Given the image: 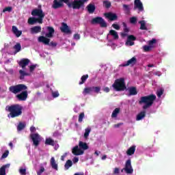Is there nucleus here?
<instances>
[{"instance_id": "20e7f679", "label": "nucleus", "mask_w": 175, "mask_h": 175, "mask_svg": "<svg viewBox=\"0 0 175 175\" xmlns=\"http://www.w3.org/2000/svg\"><path fill=\"white\" fill-rule=\"evenodd\" d=\"M60 2H64L66 3L68 8H72V9L78 10L81 9V8H84V5L85 2H88V0H74L72 2H69V0H60Z\"/></svg>"}, {"instance_id": "ddd939ff", "label": "nucleus", "mask_w": 175, "mask_h": 175, "mask_svg": "<svg viewBox=\"0 0 175 175\" xmlns=\"http://www.w3.org/2000/svg\"><path fill=\"white\" fill-rule=\"evenodd\" d=\"M138 9L139 12H143L144 10V8L143 7V3L140 0H135L134 1V10Z\"/></svg>"}, {"instance_id": "13d9d810", "label": "nucleus", "mask_w": 175, "mask_h": 175, "mask_svg": "<svg viewBox=\"0 0 175 175\" xmlns=\"http://www.w3.org/2000/svg\"><path fill=\"white\" fill-rule=\"evenodd\" d=\"M120 174V168L116 167L113 171V174Z\"/></svg>"}, {"instance_id": "393cba45", "label": "nucleus", "mask_w": 175, "mask_h": 175, "mask_svg": "<svg viewBox=\"0 0 175 175\" xmlns=\"http://www.w3.org/2000/svg\"><path fill=\"white\" fill-rule=\"evenodd\" d=\"M47 31L49 33H46V38H53V35H54V32H55L54 28L53 27H47Z\"/></svg>"}, {"instance_id": "37998d69", "label": "nucleus", "mask_w": 175, "mask_h": 175, "mask_svg": "<svg viewBox=\"0 0 175 175\" xmlns=\"http://www.w3.org/2000/svg\"><path fill=\"white\" fill-rule=\"evenodd\" d=\"M122 25L124 27V32H125L126 33H128V32H129V28H128V26L126 25V23H122Z\"/></svg>"}, {"instance_id": "5fc2aeb1", "label": "nucleus", "mask_w": 175, "mask_h": 175, "mask_svg": "<svg viewBox=\"0 0 175 175\" xmlns=\"http://www.w3.org/2000/svg\"><path fill=\"white\" fill-rule=\"evenodd\" d=\"M19 172L22 175H25V174H27V170L26 169H20Z\"/></svg>"}, {"instance_id": "f3484780", "label": "nucleus", "mask_w": 175, "mask_h": 175, "mask_svg": "<svg viewBox=\"0 0 175 175\" xmlns=\"http://www.w3.org/2000/svg\"><path fill=\"white\" fill-rule=\"evenodd\" d=\"M36 23H38L39 24H43V21H40L39 18L31 17L29 18L28 19V24L30 25H33V24H36Z\"/></svg>"}, {"instance_id": "09e8293b", "label": "nucleus", "mask_w": 175, "mask_h": 175, "mask_svg": "<svg viewBox=\"0 0 175 175\" xmlns=\"http://www.w3.org/2000/svg\"><path fill=\"white\" fill-rule=\"evenodd\" d=\"M155 43H157V40L154 39V38H153L152 40H150V41L148 42L149 46H152H152H153L154 44H155Z\"/></svg>"}, {"instance_id": "2eb2a0df", "label": "nucleus", "mask_w": 175, "mask_h": 175, "mask_svg": "<svg viewBox=\"0 0 175 175\" xmlns=\"http://www.w3.org/2000/svg\"><path fill=\"white\" fill-rule=\"evenodd\" d=\"M105 16L107 18L110 20V21H116L117 18H118V16L116 14H113L111 12H108L105 14Z\"/></svg>"}, {"instance_id": "9d476101", "label": "nucleus", "mask_w": 175, "mask_h": 175, "mask_svg": "<svg viewBox=\"0 0 175 175\" xmlns=\"http://www.w3.org/2000/svg\"><path fill=\"white\" fill-rule=\"evenodd\" d=\"M30 138L31 139L33 142V146H35V147H38V146L40 144L42 138L40 137V135H39V133H36L31 134Z\"/></svg>"}, {"instance_id": "c9c22d12", "label": "nucleus", "mask_w": 175, "mask_h": 175, "mask_svg": "<svg viewBox=\"0 0 175 175\" xmlns=\"http://www.w3.org/2000/svg\"><path fill=\"white\" fill-rule=\"evenodd\" d=\"M88 75H83L81 78V81L79 83V85H81V84H84L85 81H87V79H88Z\"/></svg>"}, {"instance_id": "3c124183", "label": "nucleus", "mask_w": 175, "mask_h": 175, "mask_svg": "<svg viewBox=\"0 0 175 175\" xmlns=\"http://www.w3.org/2000/svg\"><path fill=\"white\" fill-rule=\"evenodd\" d=\"M44 172V167L42 166L40 168V170L37 172V175H42V173Z\"/></svg>"}, {"instance_id": "a878e982", "label": "nucleus", "mask_w": 175, "mask_h": 175, "mask_svg": "<svg viewBox=\"0 0 175 175\" xmlns=\"http://www.w3.org/2000/svg\"><path fill=\"white\" fill-rule=\"evenodd\" d=\"M19 75L20 80H24V79H25V76H31V73L26 72L23 70H19Z\"/></svg>"}, {"instance_id": "58836bf2", "label": "nucleus", "mask_w": 175, "mask_h": 175, "mask_svg": "<svg viewBox=\"0 0 175 175\" xmlns=\"http://www.w3.org/2000/svg\"><path fill=\"white\" fill-rule=\"evenodd\" d=\"M103 6H105L106 9H109V8H111V3L109 1H104Z\"/></svg>"}, {"instance_id": "39448f33", "label": "nucleus", "mask_w": 175, "mask_h": 175, "mask_svg": "<svg viewBox=\"0 0 175 175\" xmlns=\"http://www.w3.org/2000/svg\"><path fill=\"white\" fill-rule=\"evenodd\" d=\"M112 87L115 91L120 92L121 91H125L126 90V85H125V79L120 78L116 79Z\"/></svg>"}, {"instance_id": "a18cd8bd", "label": "nucleus", "mask_w": 175, "mask_h": 175, "mask_svg": "<svg viewBox=\"0 0 175 175\" xmlns=\"http://www.w3.org/2000/svg\"><path fill=\"white\" fill-rule=\"evenodd\" d=\"M9 155V150H5V152L1 156V159H5V158H8Z\"/></svg>"}, {"instance_id": "a19ab883", "label": "nucleus", "mask_w": 175, "mask_h": 175, "mask_svg": "<svg viewBox=\"0 0 175 175\" xmlns=\"http://www.w3.org/2000/svg\"><path fill=\"white\" fill-rule=\"evenodd\" d=\"M163 91H164V90L163 88L157 90V96H158V98H161L162 96V95H163Z\"/></svg>"}, {"instance_id": "4c0bfd02", "label": "nucleus", "mask_w": 175, "mask_h": 175, "mask_svg": "<svg viewBox=\"0 0 175 175\" xmlns=\"http://www.w3.org/2000/svg\"><path fill=\"white\" fill-rule=\"evenodd\" d=\"M14 49L16 53H19L21 51V44L17 43L14 46Z\"/></svg>"}, {"instance_id": "aec40b11", "label": "nucleus", "mask_w": 175, "mask_h": 175, "mask_svg": "<svg viewBox=\"0 0 175 175\" xmlns=\"http://www.w3.org/2000/svg\"><path fill=\"white\" fill-rule=\"evenodd\" d=\"M134 40H136V37H135V36L133 35H130L127 38L126 44H129V46H133L135 44Z\"/></svg>"}, {"instance_id": "6e6552de", "label": "nucleus", "mask_w": 175, "mask_h": 175, "mask_svg": "<svg viewBox=\"0 0 175 175\" xmlns=\"http://www.w3.org/2000/svg\"><path fill=\"white\" fill-rule=\"evenodd\" d=\"M31 16H38V20L40 21H43V18H44V13L42 9L36 8L31 11Z\"/></svg>"}, {"instance_id": "7ed1b4c3", "label": "nucleus", "mask_w": 175, "mask_h": 175, "mask_svg": "<svg viewBox=\"0 0 175 175\" xmlns=\"http://www.w3.org/2000/svg\"><path fill=\"white\" fill-rule=\"evenodd\" d=\"M8 111L10 112L11 118H16V117H20L23 114V106L19 104L12 105L6 107Z\"/></svg>"}, {"instance_id": "c756f323", "label": "nucleus", "mask_w": 175, "mask_h": 175, "mask_svg": "<svg viewBox=\"0 0 175 175\" xmlns=\"http://www.w3.org/2000/svg\"><path fill=\"white\" fill-rule=\"evenodd\" d=\"M136 151V146H131L126 151L127 155H133L135 154V152Z\"/></svg>"}, {"instance_id": "4468645a", "label": "nucleus", "mask_w": 175, "mask_h": 175, "mask_svg": "<svg viewBox=\"0 0 175 175\" xmlns=\"http://www.w3.org/2000/svg\"><path fill=\"white\" fill-rule=\"evenodd\" d=\"M60 30L64 33H72V31L70 30V28H69V26H68V24L66 23H62V27H60Z\"/></svg>"}, {"instance_id": "473e14b6", "label": "nucleus", "mask_w": 175, "mask_h": 175, "mask_svg": "<svg viewBox=\"0 0 175 175\" xmlns=\"http://www.w3.org/2000/svg\"><path fill=\"white\" fill-rule=\"evenodd\" d=\"M139 24L141 25L139 29L142 31H148V29H147V26H146V21H140Z\"/></svg>"}, {"instance_id": "69168bd1", "label": "nucleus", "mask_w": 175, "mask_h": 175, "mask_svg": "<svg viewBox=\"0 0 175 175\" xmlns=\"http://www.w3.org/2000/svg\"><path fill=\"white\" fill-rule=\"evenodd\" d=\"M66 155H68V154L64 153V154L61 157V161H65V158H66Z\"/></svg>"}, {"instance_id": "49530a36", "label": "nucleus", "mask_w": 175, "mask_h": 175, "mask_svg": "<svg viewBox=\"0 0 175 175\" xmlns=\"http://www.w3.org/2000/svg\"><path fill=\"white\" fill-rule=\"evenodd\" d=\"M152 48V47L150 46V45L149 46L145 45V46H144V51L146 52L151 51Z\"/></svg>"}, {"instance_id": "4be33fe9", "label": "nucleus", "mask_w": 175, "mask_h": 175, "mask_svg": "<svg viewBox=\"0 0 175 175\" xmlns=\"http://www.w3.org/2000/svg\"><path fill=\"white\" fill-rule=\"evenodd\" d=\"M12 32L16 38H20V36L23 35V31L18 30V29L16 26H12Z\"/></svg>"}, {"instance_id": "4d7b16f0", "label": "nucleus", "mask_w": 175, "mask_h": 175, "mask_svg": "<svg viewBox=\"0 0 175 175\" xmlns=\"http://www.w3.org/2000/svg\"><path fill=\"white\" fill-rule=\"evenodd\" d=\"M36 68V66L31 65V66H29V71L30 72H33Z\"/></svg>"}, {"instance_id": "bf43d9fd", "label": "nucleus", "mask_w": 175, "mask_h": 175, "mask_svg": "<svg viewBox=\"0 0 175 175\" xmlns=\"http://www.w3.org/2000/svg\"><path fill=\"white\" fill-rule=\"evenodd\" d=\"M30 132L31 133H33L35 132H36V128H35V126H32L30 127Z\"/></svg>"}, {"instance_id": "1a4fd4ad", "label": "nucleus", "mask_w": 175, "mask_h": 175, "mask_svg": "<svg viewBox=\"0 0 175 175\" xmlns=\"http://www.w3.org/2000/svg\"><path fill=\"white\" fill-rule=\"evenodd\" d=\"M38 42H40V43H43L44 44H46L48 46H52V47L57 46V42H50V38H46L43 36H41L38 38Z\"/></svg>"}, {"instance_id": "f8f14e48", "label": "nucleus", "mask_w": 175, "mask_h": 175, "mask_svg": "<svg viewBox=\"0 0 175 175\" xmlns=\"http://www.w3.org/2000/svg\"><path fill=\"white\" fill-rule=\"evenodd\" d=\"M137 63V59L136 57H133L131 59H129L127 62L122 64L120 66L125 67V66H134Z\"/></svg>"}, {"instance_id": "412c9836", "label": "nucleus", "mask_w": 175, "mask_h": 175, "mask_svg": "<svg viewBox=\"0 0 175 175\" xmlns=\"http://www.w3.org/2000/svg\"><path fill=\"white\" fill-rule=\"evenodd\" d=\"M29 64V59H22L19 63L18 65L22 68L23 69L25 68V66H27Z\"/></svg>"}, {"instance_id": "b1692460", "label": "nucleus", "mask_w": 175, "mask_h": 175, "mask_svg": "<svg viewBox=\"0 0 175 175\" xmlns=\"http://www.w3.org/2000/svg\"><path fill=\"white\" fill-rule=\"evenodd\" d=\"M62 6H64V3L62 1H58V0L53 1V4L52 5L53 9H59Z\"/></svg>"}, {"instance_id": "dca6fc26", "label": "nucleus", "mask_w": 175, "mask_h": 175, "mask_svg": "<svg viewBox=\"0 0 175 175\" xmlns=\"http://www.w3.org/2000/svg\"><path fill=\"white\" fill-rule=\"evenodd\" d=\"M72 152L74 155H83V154H84V150L79 148V146H76L72 148Z\"/></svg>"}, {"instance_id": "864d4df0", "label": "nucleus", "mask_w": 175, "mask_h": 175, "mask_svg": "<svg viewBox=\"0 0 175 175\" xmlns=\"http://www.w3.org/2000/svg\"><path fill=\"white\" fill-rule=\"evenodd\" d=\"M123 9L125 12H130L129 5L126 4H123Z\"/></svg>"}, {"instance_id": "052dcab7", "label": "nucleus", "mask_w": 175, "mask_h": 175, "mask_svg": "<svg viewBox=\"0 0 175 175\" xmlns=\"http://www.w3.org/2000/svg\"><path fill=\"white\" fill-rule=\"evenodd\" d=\"M74 39H75L76 40H79L80 39V34H79V33L75 34Z\"/></svg>"}, {"instance_id": "0eeeda50", "label": "nucleus", "mask_w": 175, "mask_h": 175, "mask_svg": "<svg viewBox=\"0 0 175 175\" xmlns=\"http://www.w3.org/2000/svg\"><path fill=\"white\" fill-rule=\"evenodd\" d=\"M92 91H94V92H96V94H99V92H100V87L92 86L85 88L83 91V95H88V94H91Z\"/></svg>"}, {"instance_id": "423d86ee", "label": "nucleus", "mask_w": 175, "mask_h": 175, "mask_svg": "<svg viewBox=\"0 0 175 175\" xmlns=\"http://www.w3.org/2000/svg\"><path fill=\"white\" fill-rule=\"evenodd\" d=\"M91 24L93 25L99 24L101 28H107V23H106V21H105V19L100 16H96L92 18L91 21Z\"/></svg>"}, {"instance_id": "774afa93", "label": "nucleus", "mask_w": 175, "mask_h": 175, "mask_svg": "<svg viewBox=\"0 0 175 175\" xmlns=\"http://www.w3.org/2000/svg\"><path fill=\"white\" fill-rule=\"evenodd\" d=\"M10 167V164H7L5 165H3L1 167H4V170H6V167Z\"/></svg>"}, {"instance_id": "c85d7f7f", "label": "nucleus", "mask_w": 175, "mask_h": 175, "mask_svg": "<svg viewBox=\"0 0 175 175\" xmlns=\"http://www.w3.org/2000/svg\"><path fill=\"white\" fill-rule=\"evenodd\" d=\"M51 166L52 169H54L55 170H58V164L55 163V159L54 157H51Z\"/></svg>"}, {"instance_id": "f704fd0d", "label": "nucleus", "mask_w": 175, "mask_h": 175, "mask_svg": "<svg viewBox=\"0 0 175 175\" xmlns=\"http://www.w3.org/2000/svg\"><path fill=\"white\" fill-rule=\"evenodd\" d=\"M72 165H73V162H72V160H68L64 165V167L66 170H68L69 167H72Z\"/></svg>"}, {"instance_id": "680f3d73", "label": "nucleus", "mask_w": 175, "mask_h": 175, "mask_svg": "<svg viewBox=\"0 0 175 175\" xmlns=\"http://www.w3.org/2000/svg\"><path fill=\"white\" fill-rule=\"evenodd\" d=\"M121 125H124V123H122V122L118 123V124H114V125H113V127H114V128H120V126H121Z\"/></svg>"}, {"instance_id": "ea45409f", "label": "nucleus", "mask_w": 175, "mask_h": 175, "mask_svg": "<svg viewBox=\"0 0 175 175\" xmlns=\"http://www.w3.org/2000/svg\"><path fill=\"white\" fill-rule=\"evenodd\" d=\"M25 128V124H24L23 122H19L17 126V130L18 131H23Z\"/></svg>"}, {"instance_id": "338daca9", "label": "nucleus", "mask_w": 175, "mask_h": 175, "mask_svg": "<svg viewBox=\"0 0 175 175\" xmlns=\"http://www.w3.org/2000/svg\"><path fill=\"white\" fill-rule=\"evenodd\" d=\"M103 91L105 92H110V88H109V87H106L103 89Z\"/></svg>"}, {"instance_id": "f03ea898", "label": "nucleus", "mask_w": 175, "mask_h": 175, "mask_svg": "<svg viewBox=\"0 0 175 175\" xmlns=\"http://www.w3.org/2000/svg\"><path fill=\"white\" fill-rule=\"evenodd\" d=\"M155 99H157V96L154 94L142 96L139 100V105L144 104V105L142 107V109L144 110H146V109H148V107H151V106H152Z\"/></svg>"}, {"instance_id": "cd10ccee", "label": "nucleus", "mask_w": 175, "mask_h": 175, "mask_svg": "<svg viewBox=\"0 0 175 175\" xmlns=\"http://www.w3.org/2000/svg\"><path fill=\"white\" fill-rule=\"evenodd\" d=\"M144 117H146V111H142L137 115L136 121H142Z\"/></svg>"}, {"instance_id": "9b49d317", "label": "nucleus", "mask_w": 175, "mask_h": 175, "mask_svg": "<svg viewBox=\"0 0 175 175\" xmlns=\"http://www.w3.org/2000/svg\"><path fill=\"white\" fill-rule=\"evenodd\" d=\"M125 171L127 174H132L133 173V168H132V164L131 163V159H128L126 161L125 167L122 170V172Z\"/></svg>"}, {"instance_id": "8fccbe9b", "label": "nucleus", "mask_w": 175, "mask_h": 175, "mask_svg": "<svg viewBox=\"0 0 175 175\" xmlns=\"http://www.w3.org/2000/svg\"><path fill=\"white\" fill-rule=\"evenodd\" d=\"M12 10H13V8H12V7H6V8H5L3 9V13H5V12H12Z\"/></svg>"}, {"instance_id": "c03bdc74", "label": "nucleus", "mask_w": 175, "mask_h": 175, "mask_svg": "<svg viewBox=\"0 0 175 175\" xmlns=\"http://www.w3.org/2000/svg\"><path fill=\"white\" fill-rule=\"evenodd\" d=\"M84 117H85L84 112L81 113L79 114V119H78L79 122H83V119L84 118Z\"/></svg>"}, {"instance_id": "5701e85b", "label": "nucleus", "mask_w": 175, "mask_h": 175, "mask_svg": "<svg viewBox=\"0 0 175 175\" xmlns=\"http://www.w3.org/2000/svg\"><path fill=\"white\" fill-rule=\"evenodd\" d=\"M86 9L90 14H92L94 13L96 7H95V4L90 3L87 5Z\"/></svg>"}, {"instance_id": "e2e57ef3", "label": "nucleus", "mask_w": 175, "mask_h": 175, "mask_svg": "<svg viewBox=\"0 0 175 175\" xmlns=\"http://www.w3.org/2000/svg\"><path fill=\"white\" fill-rule=\"evenodd\" d=\"M120 36L121 38H126V36H128V33L124 31L123 33H120Z\"/></svg>"}, {"instance_id": "f257e3e1", "label": "nucleus", "mask_w": 175, "mask_h": 175, "mask_svg": "<svg viewBox=\"0 0 175 175\" xmlns=\"http://www.w3.org/2000/svg\"><path fill=\"white\" fill-rule=\"evenodd\" d=\"M28 87L24 84H18L15 85H12L9 88L10 92L12 94H18L16 95L18 100H27L28 98ZM21 92V93H20Z\"/></svg>"}, {"instance_id": "a211bd4d", "label": "nucleus", "mask_w": 175, "mask_h": 175, "mask_svg": "<svg viewBox=\"0 0 175 175\" xmlns=\"http://www.w3.org/2000/svg\"><path fill=\"white\" fill-rule=\"evenodd\" d=\"M40 32H42V27L40 26H34L30 29V33H31V35H35Z\"/></svg>"}, {"instance_id": "6e6d98bb", "label": "nucleus", "mask_w": 175, "mask_h": 175, "mask_svg": "<svg viewBox=\"0 0 175 175\" xmlns=\"http://www.w3.org/2000/svg\"><path fill=\"white\" fill-rule=\"evenodd\" d=\"M113 28H114V29H116L117 31H119L120 29V25H118V24H113L112 25Z\"/></svg>"}, {"instance_id": "bb28decb", "label": "nucleus", "mask_w": 175, "mask_h": 175, "mask_svg": "<svg viewBox=\"0 0 175 175\" xmlns=\"http://www.w3.org/2000/svg\"><path fill=\"white\" fill-rule=\"evenodd\" d=\"M108 35H111V36H113L114 40H118L119 39V36H118V33H117V31H116V30H110L109 32Z\"/></svg>"}, {"instance_id": "2f4dec72", "label": "nucleus", "mask_w": 175, "mask_h": 175, "mask_svg": "<svg viewBox=\"0 0 175 175\" xmlns=\"http://www.w3.org/2000/svg\"><path fill=\"white\" fill-rule=\"evenodd\" d=\"M45 144L46 146H55V142H54V140L53 139H51V137L49 138H46L45 140Z\"/></svg>"}, {"instance_id": "6ab92c4d", "label": "nucleus", "mask_w": 175, "mask_h": 175, "mask_svg": "<svg viewBox=\"0 0 175 175\" xmlns=\"http://www.w3.org/2000/svg\"><path fill=\"white\" fill-rule=\"evenodd\" d=\"M129 96H135L137 94V88L135 86H131L128 88Z\"/></svg>"}, {"instance_id": "7c9ffc66", "label": "nucleus", "mask_w": 175, "mask_h": 175, "mask_svg": "<svg viewBox=\"0 0 175 175\" xmlns=\"http://www.w3.org/2000/svg\"><path fill=\"white\" fill-rule=\"evenodd\" d=\"M79 147L81 150H88L89 147H88V145L87 144V143L85 142H83L81 141H80L79 142Z\"/></svg>"}, {"instance_id": "0e129e2a", "label": "nucleus", "mask_w": 175, "mask_h": 175, "mask_svg": "<svg viewBox=\"0 0 175 175\" xmlns=\"http://www.w3.org/2000/svg\"><path fill=\"white\" fill-rule=\"evenodd\" d=\"M73 163H77L79 162V157H74L72 159Z\"/></svg>"}, {"instance_id": "e433bc0d", "label": "nucleus", "mask_w": 175, "mask_h": 175, "mask_svg": "<svg viewBox=\"0 0 175 175\" xmlns=\"http://www.w3.org/2000/svg\"><path fill=\"white\" fill-rule=\"evenodd\" d=\"M90 132H91V128L85 129V133H84V138L85 139H88V137L90 136Z\"/></svg>"}, {"instance_id": "72a5a7b5", "label": "nucleus", "mask_w": 175, "mask_h": 175, "mask_svg": "<svg viewBox=\"0 0 175 175\" xmlns=\"http://www.w3.org/2000/svg\"><path fill=\"white\" fill-rule=\"evenodd\" d=\"M118 114H120V108H116L112 112L111 118H116Z\"/></svg>"}, {"instance_id": "603ef678", "label": "nucleus", "mask_w": 175, "mask_h": 175, "mask_svg": "<svg viewBox=\"0 0 175 175\" xmlns=\"http://www.w3.org/2000/svg\"><path fill=\"white\" fill-rule=\"evenodd\" d=\"M52 96L53 98H58V96H59V93L58 92V91L53 92H52Z\"/></svg>"}, {"instance_id": "79ce46f5", "label": "nucleus", "mask_w": 175, "mask_h": 175, "mask_svg": "<svg viewBox=\"0 0 175 175\" xmlns=\"http://www.w3.org/2000/svg\"><path fill=\"white\" fill-rule=\"evenodd\" d=\"M130 23L131 24H136V23H137V18L135 16L130 18Z\"/></svg>"}, {"instance_id": "de8ad7c7", "label": "nucleus", "mask_w": 175, "mask_h": 175, "mask_svg": "<svg viewBox=\"0 0 175 175\" xmlns=\"http://www.w3.org/2000/svg\"><path fill=\"white\" fill-rule=\"evenodd\" d=\"M0 175H6V170H5V167H1L0 168Z\"/></svg>"}]
</instances>
